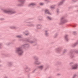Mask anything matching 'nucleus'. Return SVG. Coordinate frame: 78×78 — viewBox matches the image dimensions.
<instances>
[{
  "label": "nucleus",
  "mask_w": 78,
  "mask_h": 78,
  "mask_svg": "<svg viewBox=\"0 0 78 78\" xmlns=\"http://www.w3.org/2000/svg\"><path fill=\"white\" fill-rule=\"evenodd\" d=\"M16 53H18L19 55H22L23 53V51L22 50L21 48H18L16 51Z\"/></svg>",
  "instance_id": "1"
},
{
  "label": "nucleus",
  "mask_w": 78,
  "mask_h": 78,
  "mask_svg": "<svg viewBox=\"0 0 78 78\" xmlns=\"http://www.w3.org/2000/svg\"><path fill=\"white\" fill-rule=\"evenodd\" d=\"M4 12L9 13H11V14H14V13H15L14 12L11 11H7L6 10H4Z\"/></svg>",
  "instance_id": "2"
},
{
  "label": "nucleus",
  "mask_w": 78,
  "mask_h": 78,
  "mask_svg": "<svg viewBox=\"0 0 78 78\" xmlns=\"http://www.w3.org/2000/svg\"><path fill=\"white\" fill-rule=\"evenodd\" d=\"M78 68L77 64H76L72 67V69H76Z\"/></svg>",
  "instance_id": "3"
},
{
  "label": "nucleus",
  "mask_w": 78,
  "mask_h": 78,
  "mask_svg": "<svg viewBox=\"0 0 78 78\" xmlns=\"http://www.w3.org/2000/svg\"><path fill=\"white\" fill-rule=\"evenodd\" d=\"M45 12L46 13H48V14H50L49 12H48V10H45Z\"/></svg>",
  "instance_id": "4"
},
{
  "label": "nucleus",
  "mask_w": 78,
  "mask_h": 78,
  "mask_svg": "<svg viewBox=\"0 0 78 78\" xmlns=\"http://www.w3.org/2000/svg\"><path fill=\"white\" fill-rule=\"evenodd\" d=\"M30 5H32V6H34V5H35V4L31 3L30 4Z\"/></svg>",
  "instance_id": "5"
},
{
  "label": "nucleus",
  "mask_w": 78,
  "mask_h": 78,
  "mask_svg": "<svg viewBox=\"0 0 78 78\" xmlns=\"http://www.w3.org/2000/svg\"><path fill=\"white\" fill-rule=\"evenodd\" d=\"M48 19H49V20H51L52 19V18H51L48 16Z\"/></svg>",
  "instance_id": "6"
},
{
  "label": "nucleus",
  "mask_w": 78,
  "mask_h": 78,
  "mask_svg": "<svg viewBox=\"0 0 78 78\" xmlns=\"http://www.w3.org/2000/svg\"><path fill=\"white\" fill-rule=\"evenodd\" d=\"M45 35L46 36H47L48 35V34L47 33V31L45 32Z\"/></svg>",
  "instance_id": "7"
},
{
  "label": "nucleus",
  "mask_w": 78,
  "mask_h": 78,
  "mask_svg": "<svg viewBox=\"0 0 78 78\" xmlns=\"http://www.w3.org/2000/svg\"><path fill=\"white\" fill-rule=\"evenodd\" d=\"M43 68V66H40V69H42Z\"/></svg>",
  "instance_id": "8"
},
{
  "label": "nucleus",
  "mask_w": 78,
  "mask_h": 78,
  "mask_svg": "<svg viewBox=\"0 0 78 78\" xmlns=\"http://www.w3.org/2000/svg\"><path fill=\"white\" fill-rule=\"evenodd\" d=\"M16 37H18V38L20 37V36H16Z\"/></svg>",
  "instance_id": "9"
},
{
  "label": "nucleus",
  "mask_w": 78,
  "mask_h": 78,
  "mask_svg": "<svg viewBox=\"0 0 78 78\" xmlns=\"http://www.w3.org/2000/svg\"><path fill=\"white\" fill-rule=\"evenodd\" d=\"M40 5H43V3H40Z\"/></svg>",
  "instance_id": "10"
},
{
  "label": "nucleus",
  "mask_w": 78,
  "mask_h": 78,
  "mask_svg": "<svg viewBox=\"0 0 78 78\" xmlns=\"http://www.w3.org/2000/svg\"><path fill=\"white\" fill-rule=\"evenodd\" d=\"M67 35H66V36H65V37H67Z\"/></svg>",
  "instance_id": "11"
},
{
  "label": "nucleus",
  "mask_w": 78,
  "mask_h": 78,
  "mask_svg": "<svg viewBox=\"0 0 78 78\" xmlns=\"http://www.w3.org/2000/svg\"><path fill=\"white\" fill-rule=\"evenodd\" d=\"M28 34H26V35H28Z\"/></svg>",
  "instance_id": "12"
},
{
  "label": "nucleus",
  "mask_w": 78,
  "mask_h": 78,
  "mask_svg": "<svg viewBox=\"0 0 78 78\" xmlns=\"http://www.w3.org/2000/svg\"><path fill=\"white\" fill-rule=\"evenodd\" d=\"M51 8H53V7H51Z\"/></svg>",
  "instance_id": "13"
}]
</instances>
